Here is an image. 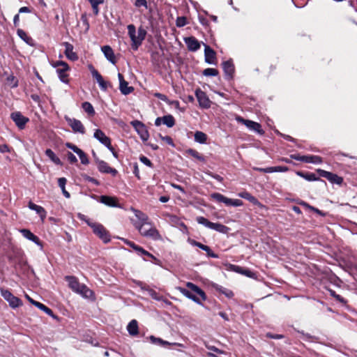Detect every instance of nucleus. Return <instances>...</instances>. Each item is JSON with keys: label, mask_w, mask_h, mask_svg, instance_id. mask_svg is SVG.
I'll use <instances>...</instances> for the list:
<instances>
[{"label": "nucleus", "mask_w": 357, "mask_h": 357, "mask_svg": "<svg viewBox=\"0 0 357 357\" xmlns=\"http://www.w3.org/2000/svg\"><path fill=\"white\" fill-rule=\"evenodd\" d=\"M63 45L65 46V55L66 57L71 61H76L78 59V56L75 52H73V46L70 43L68 42L63 43Z\"/></svg>", "instance_id": "5701e85b"}, {"label": "nucleus", "mask_w": 357, "mask_h": 357, "mask_svg": "<svg viewBox=\"0 0 357 357\" xmlns=\"http://www.w3.org/2000/svg\"><path fill=\"white\" fill-rule=\"evenodd\" d=\"M65 119L74 132H79L82 135L85 133L84 126L79 120L68 116H65Z\"/></svg>", "instance_id": "ddd939ff"}, {"label": "nucleus", "mask_w": 357, "mask_h": 357, "mask_svg": "<svg viewBox=\"0 0 357 357\" xmlns=\"http://www.w3.org/2000/svg\"><path fill=\"white\" fill-rule=\"evenodd\" d=\"M18 36L26 42L27 44H30V42L32 40L31 38L27 36L26 33L22 29H18L17 31Z\"/></svg>", "instance_id": "79ce46f5"}, {"label": "nucleus", "mask_w": 357, "mask_h": 357, "mask_svg": "<svg viewBox=\"0 0 357 357\" xmlns=\"http://www.w3.org/2000/svg\"><path fill=\"white\" fill-rule=\"evenodd\" d=\"M45 155L55 164L61 165V160L55 155L52 149H47Z\"/></svg>", "instance_id": "72a5a7b5"}, {"label": "nucleus", "mask_w": 357, "mask_h": 357, "mask_svg": "<svg viewBox=\"0 0 357 357\" xmlns=\"http://www.w3.org/2000/svg\"><path fill=\"white\" fill-rule=\"evenodd\" d=\"M162 123L168 128H172L175 124V120L172 115H166L162 117Z\"/></svg>", "instance_id": "a19ab883"}, {"label": "nucleus", "mask_w": 357, "mask_h": 357, "mask_svg": "<svg viewBox=\"0 0 357 357\" xmlns=\"http://www.w3.org/2000/svg\"><path fill=\"white\" fill-rule=\"evenodd\" d=\"M135 215L139 220L140 222L148 221L147 215L139 211H136Z\"/></svg>", "instance_id": "09e8293b"}, {"label": "nucleus", "mask_w": 357, "mask_h": 357, "mask_svg": "<svg viewBox=\"0 0 357 357\" xmlns=\"http://www.w3.org/2000/svg\"><path fill=\"white\" fill-rule=\"evenodd\" d=\"M20 232L24 238L34 242L38 245L42 246V243L39 238L33 234L30 230L27 229H22L20 230Z\"/></svg>", "instance_id": "b1692460"}, {"label": "nucleus", "mask_w": 357, "mask_h": 357, "mask_svg": "<svg viewBox=\"0 0 357 357\" xmlns=\"http://www.w3.org/2000/svg\"><path fill=\"white\" fill-rule=\"evenodd\" d=\"M28 206L31 210L35 211L40 215L42 222H44L47 215L45 208L35 204L31 202H29Z\"/></svg>", "instance_id": "a878e982"}, {"label": "nucleus", "mask_w": 357, "mask_h": 357, "mask_svg": "<svg viewBox=\"0 0 357 357\" xmlns=\"http://www.w3.org/2000/svg\"><path fill=\"white\" fill-rule=\"evenodd\" d=\"M128 35L131 39L132 41V48L133 50H137L139 46L141 45V42L138 39L137 36H136V29L135 25L133 24H129L128 25Z\"/></svg>", "instance_id": "dca6fc26"}, {"label": "nucleus", "mask_w": 357, "mask_h": 357, "mask_svg": "<svg viewBox=\"0 0 357 357\" xmlns=\"http://www.w3.org/2000/svg\"><path fill=\"white\" fill-rule=\"evenodd\" d=\"M298 175L301 176V177L304 178L307 181H317L319 179L318 177L316 176V175L313 173H309V174H303L302 172H298Z\"/></svg>", "instance_id": "37998d69"}, {"label": "nucleus", "mask_w": 357, "mask_h": 357, "mask_svg": "<svg viewBox=\"0 0 357 357\" xmlns=\"http://www.w3.org/2000/svg\"><path fill=\"white\" fill-rule=\"evenodd\" d=\"M224 72L229 78H231L234 73V66L231 61H224L222 64Z\"/></svg>", "instance_id": "bb28decb"}, {"label": "nucleus", "mask_w": 357, "mask_h": 357, "mask_svg": "<svg viewBox=\"0 0 357 357\" xmlns=\"http://www.w3.org/2000/svg\"><path fill=\"white\" fill-rule=\"evenodd\" d=\"M93 137L106 147L110 146L111 140L105 135V134L100 129L96 130Z\"/></svg>", "instance_id": "6ab92c4d"}, {"label": "nucleus", "mask_w": 357, "mask_h": 357, "mask_svg": "<svg viewBox=\"0 0 357 357\" xmlns=\"http://www.w3.org/2000/svg\"><path fill=\"white\" fill-rule=\"evenodd\" d=\"M330 294L333 298H335L339 302L344 303V304H345L347 303L346 300L343 297H342L340 295L337 294L335 291L330 290Z\"/></svg>", "instance_id": "8fccbe9b"}, {"label": "nucleus", "mask_w": 357, "mask_h": 357, "mask_svg": "<svg viewBox=\"0 0 357 357\" xmlns=\"http://www.w3.org/2000/svg\"><path fill=\"white\" fill-rule=\"evenodd\" d=\"M130 123L139 135L142 141H147L149 135L145 125L138 120L132 121Z\"/></svg>", "instance_id": "f8f14e48"}, {"label": "nucleus", "mask_w": 357, "mask_h": 357, "mask_svg": "<svg viewBox=\"0 0 357 357\" xmlns=\"http://www.w3.org/2000/svg\"><path fill=\"white\" fill-rule=\"evenodd\" d=\"M34 305L36 307H37L38 308H39L40 310H41L42 311H43L44 312H45L49 316L54 317V318L56 317V316L54 314L52 310L50 308L47 307L44 304L39 302V303H34Z\"/></svg>", "instance_id": "f704fd0d"}, {"label": "nucleus", "mask_w": 357, "mask_h": 357, "mask_svg": "<svg viewBox=\"0 0 357 357\" xmlns=\"http://www.w3.org/2000/svg\"><path fill=\"white\" fill-rule=\"evenodd\" d=\"M91 7L93 8V11L95 15H98V13H99V8H98V6L100 4H91Z\"/></svg>", "instance_id": "338daca9"}, {"label": "nucleus", "mask_w": 357, "mask_h": 357, "mask_svg": "<svg viewBox=\"0 0 357 357\" xmlns=\"http://www.w3.org/2000/svg\"><path fill=\"white\" fill-rule=\"evenodd\" d=\"M300 204L305 206L307 208L310 209L311 211H314L315 213H317L318 214L323 215L322 212L320 210L309 205L307 203H306L305 202H301Z\"/></svg>", "instance_id": "3c124183"}, {"label": "nucleus", "mask_w": 357, "mask_h": 357, "mask_svg": "<svg viewBox=\"0 0 357 357\" xmlns=\"http://www.w3.org/2000/svg\"><path fill=\"white\" fill-rule=\"evenodd\" d=\"M236 120L238 122L244 124L250 130L255 131L260 135H263L264 133V131L261 128V126L259 123L250 120L244 119L243 117L240 116H237L236 117Z\"/></svg>", "instance_id": "1a4fd4ad"}, {"label": "nucleus", "mask_w": 357, "mask_h": 357, "mask_svg": "<svg viewBox=\"0 0 357 357\" xmlns=\"http://www.w3.org/2000/svg\"><path fill=\"white\" fill-rule=\"evenodd\" d=\"M19 21H20V16H19V14H17L14 16V18H13V23H14L15 26H18Z\"/></svg>", "instance_id": "774afa93"}, {"label": "nucleus", "mask_w": 357, "mask_h": 357, "mask_svg": "<svg viewBox=\"0 0 357 357\" xmlns=\"http://www.w3.org/2000/svg\"><path fill=\"white\" fill-rule=\"evenodd\" d=\"M266 337L271 338V339H282L284 337V335H274L271 333H266Z\"/></svg>", "instance_id": "bf43d9fd"}, {"label": "nucleus", "mask_w": 357, "mask_h": 357, "mask_svg": "<svg viewBox=\"0 0 357 357\" xmlns=\"http://www.w3.org/2000/svg\"><path fill=\"white\" fill-rule=\"evenodd\" d=\"M146 35V31L144 29H143L142 27H139L138 29V31H137V37H138V39L140 40L141 43L144 40Z\"/></svg>", "instance_id": "de8ad7c7"}, {"label": "nucleus", "mask_w": 357, "mask_h": 357, "mask_svg": "<svg viewBox=\"0 0 357 357\" xmlns=\"http://www.w3.org/2000/svg\"><path fill=\"white\" fill-rule=\"evenodd\" d=\"M82 109L90 116L95 114V110L93 105L89 102H84L82 105Z\"/></svg>", "instance_id": "ea45409f"}, {"label": "nucleus", "mask_w": 357, "mask_h": 357, "mask_svg": "<svg viewBox=\"0 0 357 357\" xmlns=\"http://www.w3.org/2000/svg\"><path fill=\"white\" fill-rule=\"evenodd\" d=\"M196 220L199 224L202 225L207 228L213 229L222 234H227L229 230V229L225 225H222L220 223H215L210 222L208 219L205 218L203 216L197 217Z\"/></svg>", "instance_id": "20e7f679"}, {"label": "nucleus", "mask_w": 357, "mask_h": 357, "mask_svg": "<svg viewBox=\"0 0 357 357\" xmlns=\"http://www.w3.org/2000/svg\"><path fill=\"white\" fill-rule=\"evenodd\" d=\"M52 66L56 68V73L60 80L64 83H68V74L67 72L69 70L68 65L64 61H57L52 63Z\"/></svg>", "instance_id": "39448f33"}, {"label": "nucleus", "mask_w": 357, "mask_h": 357, "mask_svg": "<svg viewBox=\"0 0 357 357\" xmlns=\"http://www.w3.org/2000/svg\"><path fill=\"white\" fill-rule=\"evenodd\" d=\"M135 227L138 229L139 233L145 237L153 240H160L162 238L161 235L156 228L148 221L144 222H136L135 223Z\"/></svg>", "instance_id": "7ed1b4c3"}, {"label": "nucleus", "mask_w": 357, "mask_h": 357, "mask_svg": "<svg viewBox=\"0 0 357 357\" xmlns=\"http://www.w3.org/2000/svg\"><path fill=\"white\" fill-rule=\"evenodd\" d=\"M101 50L107 59L112 63L115 64L116 61L114 53L112 47L109 45H105L101 47Z\"/></svg>", "instance_id": "4be33fe9"}, {"label": "nucleus", "mask_w": 357, "mask_h": 357, "mask_svg": "<svg viewBox=\"0 0 357 357\" xmlns=\"http://www.w3.org/2000/svg\"><path fill=\"white\" fill-rule=\"evenodd\" d=\"M205 76H216L218 75V70L215 68H208L203 71Z\"/></svg>", "instance_id": "c03bdc74"}, {"label": "nucleus", "mask_w": 357, "mask_h": 357, "mask_svg": "<svg viewBox=\"0 0 357 357\" xmlns=\"http://www.w3.org/2000/svg\"><path fill=\"white\" fill-rule=\"evenodd\" d=\"M238 197L245 199L251 202L252 204L259 207L264 208V206L254 196L247 191H243L238 194Z\"/></svg>", "instance_id": "aec40b11"}, {"label": "nucleus", "mask_w": 357, "mask_h": 357, "mask_svg": "<svg viewBox=\"0 0 357 357\" xmlns=\"http://www.w3.org/2000/svg\"><path fill=\"white\" fill-rule=\"evenodd\" d=\"M211 197L217 202H222L227 206H241L243 204L241 199H232L218 192L211 194Z\"/></svg>", "instance_id": "0eeeda50"}, {"label": "nucleus", "mask_w": 357, "mask_h": 357, "mask_svg": "<svg viewBox=\"0 0 357 357\" xmlns=\"http://www.w3.org/2000/svg\"><path fill=\"white\" fill-rule=\"evenodd\" d=\"M67 158H68V161L71 164L75 163L77 161V158L71 152L68 153Z\"/></svg>", "instance_id": "4d7b16f0"}, {"label": "nucleus", "mask_w": 357, "mask_h": 357, "mask_svg": "<svg viewBox=\"0 0 357 357\" xmlns=\"http://www.w3.org/2000/svg\"><path fill=\"white\" fill-rule=\"evenodd\" d=\"M186 153L189 154L190 155L197 159L199 161H202V162L205 161L204 157L195 149H189L186 150Z\"/></svg>", "instance_id": "4c0bfd02"}, {"label": "nucleus", "mask_w": 357, "mask_h": 357, "mask_svg": "<svg viewBox=\"0 0 357 357\" xmlns=\"http://www.w3.org/2000/svg\"><path fill=\"white\" fill-rule=\"evenodd\" d=\"M154 96L155 97L158 98L159 99H160L161 100H163L165 102L167 101V97L164 94H162L160 93H155Z\"/></svg>", "instance_id": "e2e57ef3"}, {"label": "nucleus", "mask_w": 357, "mask_h": 357, "mask_svg": "<svg viewBox=\"0 0 357 357\" xmlns=\"http://www.w3.org/2000/svg\"><path fill=\"white\" fill-rule=\"evenodd\" d=\"M186 287L188 289L183 287H178L179 291L185 297L192 300L194 302L199 305L202 304L201 300H206V295L205 292L196 284L188 282L186 283Z\"/></svg>", "instance_id": "f257e3e1"}, {"label": "nucleus", "mask_w": 357, "mask_h": 357, "mask_svg": "<svg viewBox=\"0 0 357 357\" xmlns=\"http://www.w3.org/2000/svg\"><path fill=\"white\" fill-rule=\"evenodd\" d=\"M176 24L178 27H183L187 24V18L185 17L181 16L178 17L176 20Z\"/></svg>", "instance_id": "49530a36"}, {"label": "nucleus", "mask_w": 357, "mask_h": 357, "mask_svg": "<svg viewBox=\"0 0 357 357\" xmlns=\"http://www.w3.org/2000/svg\"><path fill=\"white\" fill-rule=\"evenodd\" d=\"M212 286L216 291L224 294L228 298H231L234 295L231 290L225 288L219 284H213Z\"/></svg>", "instance_id": "c756f323"}, {"label": "nucleus", "mask_w": 357, "mask_h": 357, "mask_svg": "<svg viewBox=\"0 0 357 357\" xmlns=\"http://www.w3.org/2000/svg\"><path fill=\"white\" fill-rule=\"evenodd\" d=\"M192 244L194 245L199 248L200 249L204 250L205 252H206L207 255L208 257H211L213 258H218V255L215 254L208 246L204 245L199 242L195 241H193Z\"/></svg>", "instance_id": "cd10ccee"}, {"label": "nucleus", "mask_w": 357, "mask_h": 357, "mask_svg": "<svg viewBox=\"0 0 357 357\" xmlns=\"http://www.w3.org/2000/svg\"><path fill=\"white\" fill-rule=\"evenodd\" d=\"M215 52L211 49L208 45H205L204 49V56L205 61L207 63L212 64L214 63V61L215 59Z\"/></svg>", "instance_id": "393cba45"}, {"label": "nucleus", "mask_w": 357, "mask_h": 357, "mask_svg": "<svg viewBox=\"0 0 357 357\" xmlns=\"http://www.w3.org/2000/svg\"><path fill=\"white\" fill-rule=\"evenodd\" d=\"M128 83L125 80L119 84V89L121 92L124 95L130 93L133 90V87L128 86Z\"/></svg>", "instance_id": "473e14b6"}, {"label": "nucleus", "mask_w": 357, "mask_h": 357, "mask_svg": "<svg viewBox=\"0 0 357 357\" xmlns=\"http://www.w3.org/2000/svg\"><path fill=\"white\" fill-rule=\"evenodd\" d=\"M0 152L1 153H8L10 152V148L6 144H1L0 145Z\"/></svg>", "instance_id": "680f3d73"}, {"label": "nucleus", "mask_w": 357, "mask_h": 357, "mask_svg": "<svg viewBox=\"0 0 357 357\" xmlns=\"http://www.w3.org/2000/svg\"><path fill=\"white\" fill-rule=\"evenodd\" d=\"M160 137L162 140L167 142L168 144L171 145L172 146H174V144L173 142V140L171 137L169 136H162L160 135Z\"/></svg>", "instance_id": "603ef678"}, {"label": "nucleus", "mask_w": 357, "mask_h": 357, "mask_svg": "<svg viewBox=\"0 0 357 357\" xmlns=\"http://www.w3.org/2000/svg\"><path fill=\"white\" fill-rule=\"evenodd\" d=\"M66 280L68 282L69 287L75 293L82 295L84 298H90L93 296V292L85 284L79 283L75 276H66Z\"/></svg>", "instance_id": "f03ea898"}, {"label": "nucleus", "mask_w": 357, "mask_h": 357, "mask_svg": "<svg viewBox=\"0 0 357 357\" xmlns=\"http://www.w3.org/2000/svg\"><path fill=\"white\" fill-rule=\"evenodd\" d=\"M66 182H67V180L66 178L64 177H62V178H59L58 179V185L61 188V190H62V192L63 194V195L66 197V198H69L70 197V193L66 190V188H65V185L66 184Z\"/></svg>", "instance_id": "c9c22d12"}, {"label": "nucleus", "mask_w": 357, "mask_h": 357, "mask_svg": "<svg viewBox=\"0 0 357 357\" xmlns=\"http://www.w3.org/2000/svg\"><path fill=\"white\" fill-rule=\"evenodd\" d=\"M100 202L109 206H117V200L115 197L107 195H102L100 198Z\"/></svg>", "instance_id": "c85d7f7f"}, {"label": "nucleus", "mask_w": 357, "mask_h": 357, "mask_svg": "<svg viewBox=\"0 0 357 357\" xmlns=\"http://www.w3.org/2000/svg\"><path fill=\"white\" fill-rule=\"evenodd\" d=\"M195 140L198 143L204 144L207 140V135L203 132L197 131L195 133Z\"/></svg>", "instance_id": "e433bc0d"}, {"label": "nucleus", "mask_w": 357, "mask_h": 357, "mask_svg": "<svg viewBox=\"0 0 357 357\" xmlns=\"http://www.w3.org/2000/svg\"><path fill=\"white\" fill-rule=\"evenodd\" d=\"M89 68L93 77L96 79L98 83L100 88L103 91H106L108 86V83L103 79L102 75L98 73L97 70L94 68L92 65H90Z\"/></svg>", "instance_id": "2eb2a0df"}, {"label": "nucleus", "mask_w": 357, "mask_h": 357, "mask_svg": "<svg viewBox=\"0 0 357 357\" xmlns=\"http://www.w3.org/2000/svg\"><path fill=\"white\" fill-rule=\"evenodd\" d=\"M1 294L6 300L10 306L13 308L17 307L22 305V303L20 298L15 296L8 289H1Z\"/></svg>", "instance_id": "6e6552de"}, {"label": "nucleus", "mask_w": 357, "mask_h": 357, "mask_svg": "<svg viewBox=\"0 0 357 357\" xmlns=\"http://www.w3.org/2000/svg\"><path fill=\"white\" fill-rule=\"evenodd\" d=\"M184 41L190 51L195 52L200 48V44L195 37L185 38Z\"/></svg>", "instance_id": "412c9836"}, {"label": "nucleus", "mask_w": 357, "mask_h": 357, "mask_svg": "<svg viewBox=\"0 0 357 357\" xmlns=\"http://www.w3.org/2000/svg\"><path fill=\"white\" fill-rule=\"evenodd\" d=\"M317 171L320 176L326 178L332 183L341 185L343 183L342 177L335 174L321 169H318Z\"/></svg>", "instance_id": "9b49d317"}, {"label": "nucleus", "mask_w": 357, "mask_h": 357, "mask_svg": "<svg viewBox=\"0 0 357 357\" xmlns=\"http://www.w3.org/2000/svg\"><path fill=\"white\" fill-rule=\"evenodd\" d=\"M87 224L93 229L94 234L104 243H108L110 241L107 231L102 225L96 222H91L89 221H87Z\"/></svg>", "instance_id": "423d86ee"}, {"label": "nucleus", "mask_w": 357, "mask_h": 357, "mask_svg": "<svg viewBox=\"0 0 357 357\" xmlns=\"http://www.w3.org/2000/svg\"><path fill=\"white\" fill-rule=\"evenodd\" d=\"M127 329L130 335H136L138 334V324L135 319L132 320L128 325Z\"/></svg>", "instance_id": "7c9ffc66"}, {"label": "nucleus", "mask_w": 357, "mask_h": 357, "mask_svg": "<svg viewBox=\"0 0 357 357\" xmlns=\"http://www.w3.org/2000/svg\"><path fill=\"white\" fill-rule=\"evenodd\" d=\"M93 154L95 158V162L97 165V167L100 172L105 174H111L112 176H115L117 174L116 169L112 168L106 162L98 158L94 152L93 153Z\"/></svg>", "instance_id": "9d476101"}, {"label": "nucleus", "mask_w": 357, "mask_h": 357, "mask_svg": "<svg viewBox=\"0 0 357 357\" xmlns=\"http://www.w3.org/2000/svg\"><path fill=\"white\" fill-rule=\"evenodd\" d=\"M196 97L198 100L199 105L202 107L208 108L211 107V101L204 92L202 91L201 90H197Z\"/></svg>", "instance_id": "a211bd4d"}, {"label": "nucleus", "mask_w": 357, "mask_h": 357, "mask_svg": "<svg viewBox=\"0 0 357 357\" xmlns=\"http://www.w3.org/2000/svg\"><path fill=\"white\" fill-rule=\"evenodd\" d=\"M209 175L212 178L216 179L217 181H218L220 182H222L223 181V178L221 176L218 175V174H213V173H210Z\"/></svg>", "instance_id": "0e129e2a"}, {"label": "nucleus", "mask_w": 357, "mask_h": 357, "mask_svg": "<svg viewBox=\"0 0 357 357\" xmlns=\"http://www.w3.org/2000/svg\"><path fill=\"white\" fill-rule=\"evenodd\" d=\"M135 6L136 7L144 6L147 8V1L146 0H136L135 2Z\"/></svg>", "instance_id": "6e6d98bb"}, {"label": "nucleus", "mask_w": 357, "mask_h": 357, "mask_svg": "<svg viewBox=\"0 0 357 357\" xmlns=\"http://www.w3.org/2000/svg\"><path fill=\"white\" fill-rule=\"evenodd\" d=\"M139 160H140V161H141L142 163H144V165H146V166H149V167H152V166H153L152 162H151V160H150L148 158H146V156H144V155H143V156H141V157L139 158Z\"/></svg>", "instance_id": "864d4df0"}, {"label": "nucleus", "mask_w": 357, "mask_h": 357, "mask_svg": "<svg viewBox=\"0 0 357 357\" xmlns=\"http://www.w3.org/2000/svg\"><path fill=\"white\" fill-rule=\"evenodd\" d=\"M275 172H285L288 171V167L285 166H277L274 167Z\"/></svg>", "instance_id": "13d9d810"}, {"label": "nucleus", "mask_w": 357, "mask_h": 357, "mask_svg": "<svg viewBox=\"0 0 357 357\" xmlns=\"http://www.w3.org/2000/svg\"><path fill=\"white\" fill-rule=\"evenodd\" d=\"M66 146L68 148H69L71 150H73L77 154L81 151V149L79 148H78L77 146H75V145H74V144H73L71 143H69V142L66 143Z\"/></svg>", "instance_id": "5fc2aeb1"}, {"label": "nucleus", "mask_w": 357, "mask_h": 357, "mask_svg": "<svg viewBox=\"0 0 357 357\" xmlns=\"http://www.w3.org/2000/svg\"><path fill=\"white\" fill-rule=\"evenodd\" d=\"M303 162L307 163L321 164L323 160L319 155H305Z\"/></svg>", "instance_id": "2f4dec72"}, {"label": "nucleus", "mask_w": 357, "mask_h": 357, "mask_svg": "<svg viewBox=\"0 0 357 357\" xmlns=\"http://www.w3.org/2000/svg\"><path fill=\"white\" fill-rule=\"evenodd\" d=\"M138 254L144 255L148 256L149 257H151L153 259H155V257L152 254H151L149 252H147L146 250H145L143 248H142V250L139 251Z\"/></svg>", "instance_id": "052dcab7"}, {"label": "nucleus", "mask_w": 357, "mask_h": 357, "mask_svg": "<svg viewBox=\"0 0 357 357\" xmlns=\"http://www.w3.org/2000/svg\"><path fill=\"white\" fill-rule=\"evenodd\" d=\"M291 158L296 160L303 162L304 158H305V155H292Z\"/></svg>", "instance_id": "69168bd1"}, {"label": "nucleus", "mask_w": 357, "mask_h": 357, "mask_svg": "<svg viewBox=\"0 0 357 357\" xmlns=\"http://www.w3.org/2000/svg\"><path fill=\"white\" fill-rule=\"evenodd\" d=\"M10 118L20 129H23L26 123L29 121V119L23 116L20 112H13L10 114Z\"/></svg>", "instance_id": "4468645a"}, {"label": "nucleus", "mask_w": 357, "mask_h": 357, "mask_svg": "<svg viewBox=\"0 0 357 357\" xmlns=\"http://www.w3.org/2000/svg\"><path fill=\"white\" fill-rule=\"evenodd\" d=\"M80 160H81V162L84 165H87L89 164V159H88V157L86 155V154L82 151L81 150L78 153H77Z\"/></svg>", "instance_id": "a18cd8bd"}, {"label": "nucleus", "mask_w": 357, "mask_h": 357, "mask_svg": "<svg viewBox=\"0 0 357 357\" xmlns=\"http://www.w3.org/2000/svg\"><path fill=\"white\" fill-rule=\"evenodd\" d=\"M128 35L131 39L132 41V48L133 50H137L139 46L141 45V42L138 39L137 36H136V29L135 25L133 24H129L128 25Z\"/></svg>", "instance_id": "f3484780"}, {"label": "nucleus", "mask_w": 357, "mask_h": 357, "mask_svg": "<svg viewBox=\"0 0 357 357\" xmlns=\"http://www.w3.org/2000/svg\"><path fill=\"white\" fill-rule=\"evenodd\" d=\"M150 340L153 343H159L160 344L163 345V346L164 345H170V344L181 346V344H178V343H175V342L170 343L167 341H165V340H162L161 338L155 337L153 335L150 336Z\"/></svg>", "instance_id": "58836bf2"}]
</instances>
